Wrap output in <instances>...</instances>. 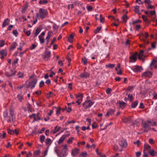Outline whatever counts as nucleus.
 <instances>
[{
    "label": "nucleus",
    "mask_w": 157,
    "mask_h": 157,
    "mask_svg": "<svg viewBox=\"0 0 157 157\" xmlns=\"http://www.w3.org/2000/svg\"><path fill=\"white\" fill-rule=\"evenodd\" d=\"M36 14V17L38 19L43 20L47 17L48 15V12L46 9L40 8L39 12Z\"/></svg>",
    "instance_id": "nucleus-1"
},
{
    "label": "nucleus",
    "mask_w": 157,
    "mask_h": 157,
    "mask_svg": "<svg viewBox=\"0 0 157 157\" xmlns=\"http://www.w3.org/2000/svg\"><path fill=\"white\" fill-rule=\"evenodd\" d=\"M63 147L61 151L56 150V152L58 157H66L67 155V153L66 152L67 146L65 144L63 145Z\"/></svg>",
    "instance_id": "nucleus-2"
},
{
    "label": "nucleus",
    "mask_w": 157,
    "mask_h": 157,
    "mask_svg": "<svg viewBox=\"0 0 157 157\" xmlns=\"http://www.w3.org/2000/svg\"><path fill=\"white\" fill-rule=\"evenodd\" d=\"M94 102L91 100L86 101L83 104L82 106L85 109L90 107L94 104Z\"/></svg>",
    "instance_id": "nucleus-3"
},
{
    "label": "nucleus",
    "mask_w": 157,
    "mask_h": 157,
    "mask_svg": "<svg viewBox=\"0 0 157 157\" xmlns=\"http://www.w3.org/2000/svg\"><path fill=\"white\" fill-rule=\"evenodd\" d=\"M37 81V80L36 78H33L29 82V86H31V88H34L36 84Z\"/></svg>",
    "instance_id": "nucleus-4"
},
{
    "label": "nucleus",
    "mask_w": 157,
    "mask_h": 157,
    "mask_svg": "<svg viewBox=\"0 0 157 157\" xmlns=\"http://www.w3.org/2000/svg\"><path fill=\"white\" fill-rule=\"evenodd\" d=\"M19 129L18 128L15 129L14 130H11L10 129H8V133L10 134L13 135L16 134L17 135L19 133Z\"/></svg>",
    "instance_id": "nucleus-5"
},
{
    "label": "nucleus",
    "mask_w": 157,
    "mask_h": 157,
    "mask_svg": "<svg viewBox=\"0 0 157 157\" xmlns=\"http://www.w3.org/2000/svg\"><path fill=\"white\" fill-rule=\"evenodd\" d=\"M122 120L125 123H128L133 124L134 123L133 120H132V117H125L124 119H123Z\"/></svg>",
    "instance_id": "nucleus-6"
},
{
    "label": "nucleus",
    "mask_w": 157,
    "mask_h": 157,
    "mask_svg": "<svg viewBox=\"0 0 157 157\" xmlns=\"http://www.w3.org/2000/svg\"><path fill=\"white\" fill-rule=\"evenodd\" d=\"M7 55V52L6 49L2 50L0 51V58L3 59Z\"/></svg>",
    "instance_id": "nucleus-7"
},
{
    "label": "nucleus",
    "mask_w": 157,
    "mask_h": 157,
    "mask_svg": "<svg viewBox=\"0 0 157 157\" xmlns=\"http://www.w3.org/2000/svg\"><path fill=\"white\" fill-rule=\"evenodd\" d=\"M120 146L123 148H126L128 144L126 140L124 139H122L119 143Z\"/></svg>",
    "instance_id": "nucleus-8"
},
{
    "label": "nucleus",
    "mask_w": 157,
    "mask_h": 157,
    "mask_svg": "<svg viewBox=\"0 0 157 157\" xmlns=\"http://www.w3.org/2000/svg\"><path fill=\"white\" fill-rule=\"evenodd\" d=\"M141 126L144 128L147 129L149 130L151 129V126L145 121H142V122Z\"/></svg>",
    "instance_id": "nucleus-9"
},
{
    "label": "nucleus",
    "mask_w": 157,
    "mask_h": 157,
    "mask_svg": "<svg viewBox=\"0 0 157 157\" xmlns=\"http://www.w3.org/2000/svg\"><path fill=\"white\" fill-rule=\"evenodd\" d=\"M79 149L78 148H75L72 150L71 154V155L73 157H75L79 153Z\"/></svg>",
    "instance_id": "nucleus-10"
},
{
    "label": "nucleus",
    "mask_w": 157,
    "mask_h": 157,
    "mask_svg": "<svg viewBox=\"0 0 157 157\" xmlns=\"http://www.w3.org/2000/svg\"><path fill=\"white\" fill-rule=\"evenodd\" d=\"M137 54V53H136V54H134L130 56L129 59H130V60L129 61V63L132 62H134L136 61L137 60L136 56Z\"/></svg>",
    "instance_id": "nucleus-11"
},
{
    "label": "nucleus",
    "mask_w": 157,
    "mask_h": 157,
    "mask_svg": "<svg viewBox=\"0 0 157 157\" xmlns=\"http://www.w3.org/2000/svg\"><path fill=\"white\" fill-rule=\"evenodd\" d=\"M152 75V74L150 71H146L142 73V76L143 78L151 77Z\"/></svg>",
    "instance_id": "nucleus-12"
},
{
    "label": "nucleus",
    "mask_w": 157,
    "mask_h": 157,
    "mask_svg": "<svg viewBox=\"0 0 157 157\" xmlns=\"http://www.w3.org/2000/svg\"><path fill=\"white\" fill-rule=\"evenodd\" d=\"M142 69L141 67L136 65L134 66L133 71L135 72H140Z\"/></svg>",
    "instance_id": "nucleus-13"
},
{
    "label": "nucleus",
    "mask_w": 157,
    "mask_h": 157,
    "mask_svg": "<svg viewBox=\"0 0 157 157\" xmlns=\"http://www.w3.org/2000/svg\"><path fill=\"white\" fill-rule=\"evenodd\" d=\"M90 76V74L89 72L84 71L82 73H81L80 75V77L81 78H87L89 77Z\"/></svg>",
    "instance_id": "nucleus-14"
},
{
    "label": "nucleus",
    "mask_w": 157,
    "mask_h": 157,
    "mask_svg": "<svg viewBox=\"0 0 157 157\" xmlns=\"http://www.w3.org/2000/svg\"><path fill=\"white\" fill-rule=\"evenodd\" d=\"M51 56V52L49 51H46L43 55V58L44 59L48 58Z\"/></svg>",
    "instance_id": "nucleus-15"
},
{
    "label": "nucleus",
    "mask_w": 157,
    "mask_h": 157,
    "mask_svg": "<svg viewBox=\"0 0 157 157\" xmlns=\"http://www.w3.org/2000/svg\"><path fill=\"white\" fill-rule=\"evenodd\" d=\"M68 136L67 135H62L59 139V140L58 141V144H60L62 143L65 139Z\"/></svg>",
    "instance_id": "nucleus-16"
},
{
    "label": "nucleus",
    "mask_w": 157,
    "mask_h": 157,
    "mask_svg": "<svg viewBox=\"0 0 157 157\" xmlns=\"http://www.w3.org/2000/svg\"><path fill=\"white\" fill-rule=\"evenodd\" d=\"M17 45L18 44L16 42H13L10 48V51H13Z\"/></svg>",
    "instance_id": "nucleus-17"
},
{
    "label": "nucleus",
    "mask_w": 157,
    "mask_h": 157,
    "mask_svg": "<svg viewBox=\"0 0 157 157\" xmlns=\"http://www.w3.org/2000/svg\"><path fill=\"white\" fill-rule=\"evenodd\" d=\"M119 103V106L120 108L122 109H123L125 107L126 103L123 101H117V104Z\"/></svg>",
    "instance_id": "nucleus-18"
},
{
    "label": "nucleus",
    "mask_w": 157,
    "mask_h": 157,
    "mask_svg": "<svg viewBox=\"0 0 157 157\" xmlns=\"http://www.w3.org/2000/svg\"><path fill=\"white\" fill-rule=\"evenodd\" d=\"M15 73V71H14L13 72L12 71H10V72H6L5 73V75L7 77H10L14 75Z\"/></svg>",
    "instance_id": "nucleus-19"
},
{
    "label": "nucleus",
    "mask_w": 157,
    "mask_h": 157,
    "mask_svg": "<svg viewBox=\"0 0 157 157\" xmlns=\"http://www.w3.org/2000/svg\"><path fill=\"white\" fill-rule=\"evenodd\" d=\"M10 24V20L8 18L6 19L3 22L2 27H5Z\"/></svg>",
    "instance_id": "nucleus-20"
},
{
    "label": "nucleus",
    "mask_w": 157,
    "mask_h": 157,
    "mask_svg": "<svg viewBox=\"0 0 157 157\" xmlns=\"http://www.w3.org/2000/svg\"><path fill=\"white\" fill-rule=\"evenodd\" d=\"M41 31V29L40 28H37L35 30V32L34 33V34L35 35L34 37L37 36Z\"/></svg>",
    "instance_id": "nucleus-21"
},
{
    "label": "nucleus",
    "mask_w": 157,
    "mask_h": 157,
    "mask_svg": "<svg viewBox=\"0 0 157 157\" xmlns=\"http://www.w3.org/2000/svg\"><path fill=\"white\" fill-rule=\"evenodd\" d=\"M53 34V32L52 31H49L48 33L47 36L46 37V39H49L52 36Z\"/></svg>",
    "instance_id": "nucleus-22"
},
{
    "label": "nucleus",
    "mask_w": 157,
    "mask_h": 157,
    "mask_svg": "<svg viewBox=\"0 0 157 157\" xmlns=\"http://www.w3.org/2000/svg\"><path fill=\"white\" fill-rule=\"evenodd\" d=\"M17 98L20 102L24 100L23 96L21 94H18L17 95Z\"/></svg>",
    "instance_id": "nucleus-23"
},
{
    "label": "nucleus",
    "mask_w": 157,
    "mask_h": 157,
    "mask_svg": "<svg viewBox=\"0 0 157 157\" xmlns=\"http://www.w3.org/2000/svg\"><path fill=\"white\" fill-rule=\"evenodd\" d=\"M115 112V110L114 109H111L107 112L106 115L109 116V115H112Z\"/></svg>",
    "instance_id": "nucleus-24"
},
{
    "label": "nucleus",
    "mask_w": 157,
    "mask_h": 157,
    "mask_svg": "<svg viewBox=\"0 0 157 157\" xmlns=\"http://www.w3.org/2000/svg\"><path fill=\"white\" fill-rule=\"evenodd\" d=\"M48 2L47 0H40L39 2V3L40 5L46 4Z\"/></svg>",
    "instance_id": "nucleus-25"
},
{
    "label": "nucleus",
    "mask_w": 157,
    "mask_h": 157,
    "mask_svg": "<svg viewBox=\"0 0 157 157\" xmlns=\"http://www.w3.org/2000/svg\"><path fill=\"white\" fill-rule=\"evenodd\" d=\"M26 107L27 108L29 109V112H32L33 111L32 110V106L29 103H28L27 104Z\"/></svg>",
    "instance_id": "nucleus-26"
},
{
    "label": "nucleus",
    "mask_w": 157,
    "mask_h": 157,
    "mask_svg": "<svg viewBox=\"0 0 157 157\" xmlns=\"http://www.w3.org/2000/svg\"><path fill=\"white\" fill-rule=\"evenodd\" d=\"M148 153L152 156L154 157L156 155V152L154 151V150L149 151Z\"/></svg>",
    "instance_id": "nucleus-27"
},
{
    "label": "nucleus",
    "mask_w": 157,
    "mask_h": 157,
    "mask_svg": "<svg viewBox=\"0 0 157 157\" xmlns=\"http://www.w3.org/2000/svg\"><path fill=\"white\" fill-rule=\"evenodd\" d=\"M87 154L86 152L84 151L82 152L79 155L78 157H87Z\"/></svg>",
    "instance_id": "nucleus-28"
},
{
    "label": "nucleus",
    "mask_w": 157,
    "mask_h": 157,
    "mask_svg": "<svg viewBox=\"0 0 157 157\" xmlns=\"http://www.w3.org/2000/svg\"><path fill=\"white\" fill-rule=\"evenodd\" d=\"M3 116L5 119L9 118L8 114V111L7 110L4 111L3 113Z\"/></svg>",
    "instance_id": "nucleus-29"
},
{
    "label": "nucleus",
    "mask_w": 157,
    "mask_h": 157,
    "mask_svg": "<svg viewBox=\"0 0 157 157\" xmlns=\"http://www.w3.org/2000/svg\"><path fill=\"white\" fill-rule=\"evenodd\" d=\"M60 128L61 127H58L57 126H55L53 131V133H56L57 132L59 131Z\"/></svg>",
    "instance_id": "nucleus-30"
},
{
    "label": "nucleus",
    "mask_w": 157,
    "mask_h": 157,
    "mask_svg": "<svg viewBox=\"0 0 157 157\" xmlns=\"http://www.w3.org/2000/svg\"><path fill=\"white\" fill-rule=\"evenodd\" d=\"M138 103L137 101H136L132 102L131 105V107L132 108H135L138 105Z\"/></svg>",
    "instance_id": "nucleus-31"
},
{
    "label": "nucleus",
    "mask_w": 157,
    "mask_h": 157,
    "mask_svg": "<svg viewBox=\"0 0 157 157\" xmlns=\"http://www.w3.org/2000/svg\"><path fill=\"white\" fill-rule=\"evenodd\" d=\"M52 143V141L50 138H47L45 141V143L46 145H50Z\"/></svg>",
    "instance_id": "nucleus-32"
},
{
    "label": "nucleus",
    "mask_w": 157,
    "mask_h": 157,
    "mask_svg": "<svg viewBox=\"0 0 157 157\" xmlns=\"http://www.w3.org/2000/svg\"><path fill=\"white\" fill-rule=\"evenodd\" d=\"M38 37L40 44H42L44 42V37H41L40 36H39Z\"/></svg>",
    "instance_id": "nucleus-33"
},
{
    "label": "nucleus",
    "mask_w": 157,
    "mask_h": 157,
    "mask_svg": "<svg viewBox=\"0 0 157 157\" xmlns=\"http://www.w3.org/2000/svg\"><path fill=\"white\" fill-rule=\"evenodd\" d=\"M74 37L72 34H71L68 39V41L70 43H72L73 42V40L74 39Z\"/></svg>",
    "instance_id": "nucleus-34"
},
{
    "label": "nucleus",
    "mask_w": 157,
    "mask_h": 157,
    "mask_svg": "<svg viewBox=\"0 0 157 157\" xmlns=\"http://www.w3.org/2000/svg\"><path fill=\"white\" fill-rule=\"evenodd\" d=\"M29 117L30 119H32L33 118H34L33 122L37 121V120L36 117V114L34 113H33L32 115H29Z\"/></svg>",
    "instance_id": "nucleus-35"
},
{
    "label": "nucleus",
    "mask_w": 157,
    "mask_h": 157,
    "mask_svg": "<svg viewBox=\"0 0 157 157\" xmlns=\"http://www.w3.org/2000/svg\"><path fill=\"white\" fill-rule=\"evenodd\" d=\"M17 76L18 78H22L24 76V74L20 71H19L17 72Z\"/></svg>",
    "instance_id": "nucleus-36"
},
{
    "label": "nucleus",
    "mask_w": 157,
    "mask_h": 157,
    "mask_svg": "<svg viewBox=\"0 0 157 157\" xmlns=\"http://www.w3.org/2000/svg\"><path fill=\"white\" fill-rule=\"evenodd\" d=\"M40 152V150H38L35 151L33 152V155L35 156H37L39 155Z\"/></svg>",
    "instance_id": "nucleus-37"
},
{
    "label": "nucleus",
    "mask_w": 157,
    "mask_h": 157,
    "mask_svg": "<svg viewBox=\"0 0 157 157\" xmlns=\"http://www.w3.org/2000/svg\"><path fill=\"white\" fill-rule=\"evenodd\" d=\"M93 38L94 39V43H96V44H97V41L98 40V35H94L93 36Z\"/></svg>",
    "instance_id": "nucleus-38"
},
{
    "label": "nucleus",
    "mask_w": 157,
    "mask_h": 157,
    "mask_svg": "<svg viewBox=\"0 0 157 157\" xmlns=\"http://www.w3.org/2000/svg\"><path fill=\"white\" fill-rule=\"evenodd\" d=\"M82 61L85 65L88 64V61L85 57L82 58Z\"/></svg>",
    "instance_id": "nucleus-39"
},
{
    "label": "nucleus",
    "mask_w": 157,
    "mask_h": 157,
    "mask_svg": "<svg viewBox=\"0 0 157 157\" xmlns=\"http://www.w3.org/2000/svg\"><path fill=\"white\" fill-rule=\"evenodd\" d=\"M45 139V136L44 135H41L40 137V141L41 143H42L44 141Z\"/></svg>",
    "instance_id": "nucleus-40"
},
{
    "label": "nucleus",
    "mask_w": 157,
    "mask_h": 157,
    "mask_svg": "<svg viewBox=\"0 0 157 157\" xmlns=\"http://www.w3.org/2000/svg\"><path fill=\"white\" fill-rule=\"evenodd\" d=\"M100 22L101 23H103L104 22L105 18L104 17H103L102 16V14L100 15Z\"/></svg>",
    "instance_id": "nucleus-41"
},
{
    "label": "nucleus",
    "mask_w": 157,
    "mask_h": 157,
    "mask_svg": "<svg viewBox=\"0 0 157 157\" xmlns=\"http://www.w3.org/2000/svg\"><path fill=\"white\" fill-rule=\"evenodd\" d=\"M82 101V98H79L76 101V102L77 103L78 105H80L81 102Z\"/></svg>",
    "instance_id": "nucleus-42"
},
{
    "label": "nucleus",
    "mask_w": 157,
    "mask_h": 157,
    "mask_svg": "<svg viewBox=\"0 0 157 157\" xmlns=\"http://www.w3.org/2000/svg\"><path fill=\"white\" fill-rule=\"evenodd\" d=\"M157 44V42L156 41H155L154 42L151 43V46L152 48L153 49H155L156 48V45Z\"/></svg>",
    "instance_id": "nucleus-43"
},
{
    "label": "nucleus",
    "mask_w": 157,
    "mask_h": 157,
    "mask_svg": "<svg viewBox=\"0 0 157 157\" xmlns=\"http://www.w3.org/2000/svg\"><path fill=\"white\" fill-rule=\"evenodd\" d=\"M61 108L60 107H59L57 109L56 111V114L57 116H58L59 114L60 113V111L61 110Z\"/></svg>",
    "instance_id": "nucleus-44"
},
{
    "label": "nucleus",
    "mask_w": 157,
    "mask_h": 157,
    "mask_svg": "<svg viewBox=\"0 0 157 157\" xmlns=\"http://www.w3.org/2000/svg\"><path fill=\"white\" fill-rule=\"evenodd\" d=\"M5 41L3 40H0V47H3L5 45Z\"/></svg>",
    "instance_id": "nucleus-45"
},
{
    "label": "nucleus",
    "mask_w": 157,
    "mask_h": 157,
    "mask_svg": "<svg viewBox=\"0 0 157 157\" xmlns=\"http://www.w3.org/2000/svg\"><path fill=\"white\" fill-rule=\"evenodd\" d=\"M25 29H24L23 31L25 32L26 35L27 36H29L30 35V34H31L30 31L29 30H27L26 31H25Z\"/></svg>",
    "instance_id": "nucleus-46"
},
{
    "label": "nucleus",
    "mask_w": 157,
    "mask_h": 157,
    "mask_svg": "<svg viewBox=\"0 0 157 157\" xmlns=\"http://www.w3.org/2000/svg\"><path fill=\"white\" fill-rule=\"evenodd\" d=\"M140 6H135L134 7V11L136 13H138L139 11V9Z\"/></svg>",
    "instance_id": "nucleus-47"
},
{
    "label": "nucleus",
    "mask_w": 157,
    "mask_h": 157,
    "mask_svg": "<svg viewBox=\"0 0 157 157\" xmlns=\"http://www.w3.org/2000/svg\"><path fill=\"white\" fill-rule=\"evenodd\" d=\"M48 150L46 149L42 153V156L41 157H44L47 154Z\"/></svg>",
    "instance_id": "nucleus-48"
},
{
    "label": "nucleus",
    "mask_w": 157,
    "mask_h": 157,
    "mask_svg": "<svg viewBox=\"0 0 157 157\" xmlns=\"http://www.w3.org/2000/svg\"><path fill=\"white\" fill-rule=\"evenodd\" d=\"M128 98L129 99L130 101H132L133 100V95L132 94H129L128 95Z\"/></svg>",
    "instance_id": "nucleus-49"
},
{
    "label": "nucleus",
    "mask_w": 157,
    "mask_h": 157,
    "mask_svg": "<svg viewBox=\"0 0 157 157\" xmlns=\"http://www.w3.org/2000/svg\"><path fill=\"white\" fill-rule=\"evenodd\" d=\"M6 133L5 132H3V134L2 135L1 133H0V137L2 138V139H4L6 136Z\"/></svg>",
    "instance_id": "nucleus-50"
},
{
    "label": "nucleus",
    "mask_w": 157,
    "mask_h": 157,
    "mask_svg": "<svg viewBox=\"0 0 157 157\" xmlns=\"http://www.w3.org/2000/svg\"><path fill=\"white\" fill-rule=\"evenodd\" d=\"M134 88V87L133 86H129L127 88V90L131 92L133 90Z\"/></svg>",
    "instance_id": "nucleus-51"
},
{
    "label": "nucleus",
    "mask_w": 157,
    "mask_h": 157,
    "mask_svg": "<svg viewBox=\"0 0 157 157\" xmlns=\"http://www.w3.org/2000/svg\"><path fill=\"white\" fill-rule=\"evenodd\" d=\"M115 64H109L106 65V66L107 67L112 68L115 67Z\"/></svg>",
    "instance_id": "nucleus-52"
},
{
    "label": "nucleus",
    "mask_w": 157,
    "mask_h": 157,
    "mask_svg": "<svg viewBox=\"0 0 157 157\" xmlns=\"http://www.w3.org/2000/svg\"><path fill=\"white\" fill-rule=\"evenodd\" d=\"M13 34L16 36L17 37L18 36V33L17 30H14L13 31Z\"/></svg>",
    "instance_id": "nucleus-53"
},
{
    "label": "nucleus",
    "mask_w": 157,
    "mask_h": 157,
    "mask_svg": "<svg viewBox=\"0 0 157 157\" xmlns=\"http://www.w3.org/2000/svg\"><path fill=\"white\" fill-rule=\"evenodd\" d=\"M74 139V138L73 137H72L71 138L69 139L67 141V143L69 144L72 143Z\"/></svg>",
    "instance_id": "nucleus-54"
},
{
    "label": "nucleus",
    "mask_w": 157,
    "mask_h": 157,
    "mask_svg": "<svg viewBox=\"0 0 157 157\" xmlns=\"http://www.w3.org/2000/svg\"><path fill=\"white\" fill-rule=\"evenodd\" d=\"M152 95L153 96V99L155 100L157 99V93L156 92H154L153 94Z\"/></svg>",
    "instance_id": "nucleus-55"
},
{
    "label": "nucleus",
    "mask_w": 157,
    "mask_h": 157,
    "mask_svg": "<svg viewBox=\"0 0 157 157\" xmlns=\"http://www.w3.org/2000/svg\"><path fill=\"white\" fill-rule=\"evenodd\" d=\"M144 147L145 149H148L151 148L150 146L147 144H145L144 145Z\"/></svg>",
    "instance_id": "nucleus-56"
},
{
    "label": "nucleus",
    "mask_w": 157,
    "mask_h": 157,
    "mask_svg": "<svg viewBox=\"0 0 157 157\" xmlns=\"http://www.w3.org/2000/svg\"><path fill=\"white\" fill-rule=\"evenodd\" d=\"M157 62V60L156 59H154L153 60L150 64V66H153Z\"/></svg>",
    "instance_id": "nucleus-57"
},
{
    "label": "nucleus",
    "mask_w": 157,
    "mask_h": 157,
    "mask_svg": "<svg viewBox=\"0 0 157 157\" xmlns=\"http://www.w3.org/2000/svg\"><path fill=\"white\" fill-rule=\"evenodd\" d=\"M36 47V46L35 44H33L31 46L29 47V49L31 50L34 49Z\"/></svg>",
    "instance_id": "nucleus-58"
},
{
    "label": "nucleus",
    "mask_w": 157,
    "mask_h": 157,
    "mask_svg": "<svg viewBox=\"0 0 157 157\" xmlns=\"http://www.w3.org/2000/svg\"><path fill=\"white\" fill-rule=\"evenodd\" d=\"M39 115H40V113L39 112H38L36 113V116L37 118H36V119H37V121L40 120L41 119L39 116Z\"/></svg>",
    "instance_id": "nucleus-59"
},
{
    "label": "nucleus",
    "mask_w": 157,
    "mask_h": 157,
    "mask_svg": "<svg viewBox=\"0 0 157 157\" xmlns=\"http://www.w3.org/2000/svg\"><path fill=\"white\" fill-rule=\"evenodd\" d=\"M44 82L43 81H41L40 83L39 86L40 87H41L44 86Z\"/></svg>",
    "instance_id": "nucleus-60"
},
{
    "label": "nucleus",
    "mask_w": 157,
    "mask_h": 157,
    "mask_svg": "<svg viewBox=\"0 0 157 157\" xmlns=\"http://www.w3.org/2000/svg\"><path fill=\"white\" fill-rule=\"evenodd\" d=\"M20 47L19 48H17V49L18 50H20V51H21L22 50V47L24 45V44L23 43L22 45H21V43H20Z\"/></svg>",
    "instance_id": "nucleus-61"
},
{
    "label": "nucleus",
    "mask_w": 157,
    "mask_h": 157,
    "mask_svg": "<svg viewBox=\"0 0 157 157\" xmlns=\"http://www.w3.org/2000/svg\"><path fill=\"white\" fill-rule=\"evenodd\" d=\"M82 97H83V95L82 94H80V93H79L78 95H76V98H82Z\"/></svg>",
    "instance_id": "nucleus-62"
},
{
    "label": "nucleus",
    "mask_w": 157,
    "mask_h": 157,
    "mask_svg": "<svg viewBox=\"0 0 157 157\" xmlns=\"http://www.w3.org/2000/svg\"><path fill=\"white\" fill-rule=\"evenodd\" d=\"M70 7L71 8V9H73V8H74V5L73 4H69L68 5V8L69 9L70 8Z\"/></svg>",
    "instance_id": "nucleus-63"
},
{
    "label": "nucleus",
    "mask_w": 157,
    "mask_h": 157,
    "mask_svg": "<svg viewBox=\"0 0 157 157\" xmlns=\"http://www.w3.org/2000/svg\"><path fill=\"white\" fill-rule=\"evenodd\" d=\"M99 157H106L105 155L99 152Z\"/></svg>",
    "instance_id": "nucleus-64"
}]
</instances>
